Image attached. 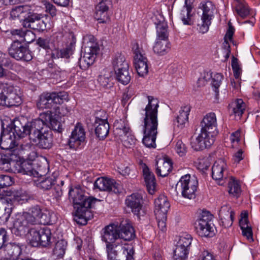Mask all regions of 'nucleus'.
Masks as SVG:
<instances>
[{"label": "nucleus", "instance_id": "14", "mask_svg": "<svg viewBox=\"0 0 260 260\" xmlns=\"http://www.w3.org/2000/svg\"><path fill=\"white\" fill-rule=\"evenodd\" d=\"M34 225L24 212L20 213L16 215L12 232L18 236H27L32 229L31 226Z\"/></svg>", "mask_w": 260, "mask_h": 260}, {"label": "nucleus", "instance_id": "50", "mask_svg": "<svg viewBox=\"0 0 260 260\" xmlns=\"http://www.w3.org/2000/svg\"><path fill=\"white\" fill-rule=\"evenodd\" d=\"M175 150L180 156H184L187 152L186 145L180 140L177 141L175 146Z\"/></svg>", "mask_w": 260, "mask_h": 260}, {"label": "nucleus", "instance_id": "51", "mask_svg": "<svg viewBox=\"0 0 260 260\" xmlns=\"http://www.w3.org/2000/svg\"><path fill=\"white\" fill-rule=\"evenodd\" d=\"M235 29L232 25L231 21L228 22V28L224 37V40L226 41H230V42H233V37L235 33Z\"/></svg>", "mask_w": 260, "mask_h": 260}, {"label": "nucleus", "instance_id": "33", "mask_svg": "<svg viewBox=\"0 0 260 260\" xmlns=\"http://www.w3.org/2000/svg\"><path fill=\"white\" fill-rule=\"evenodd\" d=\"M190 111V107L189 106L181 107L179 111V114L174 121V124L181 128L184 127L185 123L188 122Z\"/></svg>", "mask_w": 260, "mask_h": 260}, {"label": "nucleus", "instance_id": "49", "mask_svg": "<svg viewBox=\"0 0 260 260\" xmlns=\"http://www.w3.org/2000/svg\"><path fill=\"white\" fill-rule=\"evenodd\" d=\"M11 169L10 159L6 155L0 154V169L4 171H8Z\"/></svg>", "mask_w": 260, "mask_h": 260}, {"label": "nucleus", "instance_id": "53", "mask_svg": "<svg viewBox=\"0 0 260 260\" xmlns=\"http://www.w3.org/2000/svg\"><path fill=\"white\" fill-rule=\"evenodd\" d=\"M156 220H157V224L159 229L164 232L166 230L167 215H155Z\"/></svg>", "mask_w": 260, "mask_h": 260}, {"label": "nucleus", "instance_id": "11", "mask_svg": "<svg viewBox=\"0 0 260 260\" xmlns=\"http://www.w3.org/2000/svg\"><path fill=\"white\" fill-rule=\"evenodd\" d=\"M67 96V94L62 92L43 93L39 96L37 106L40 109L54 108L56 105L62 104Z\"/></svg>", "mask_w": 260, "mask_h": 260}, {"label": "nucleus", "instance_id": "25", "mask_svg": "<svg viewBox=\"0 0 260 260\" xmlns=\"http://www.w3.org/2000/svg\"><path fill=\"white\" fill-rule=\"evenodd\" d=\"M168 38V35H166L164 37L156 36V41L153 47V50L155 53L162 56L170 51L171 45Z\"/></svg>", "mask_w": 260, "mask_h": 260}, {"label": "nucleus", "instance_id": "46", "mask_svg": "<svg viewBox=\"0 0 260 260\" xmlns=\"http://www.w3.org/2000/svg\"><path fill=\"white\" fill-rule=\"evenodd\" d=\"M15 171L22 174L30 175L32 173L31 166L25 162L18 164L16 166Z\"/></svg>", "mask_w": 260, "mask_h": 260}, {"label": "nucleus", "instance_id": "13", "mask_svg": "<svg viewBox=\"0 0 260 260\" xmlns=\"http://www.w3.org/2000/svg\"><path fill=\"white\" fill-rule=\"evenodd\" d=\"M103 231L101 239L102 241L105 243L106 250L121 243L119 228L117 224H110L106 226Z\"/></svg>", "mask_w": 260, "mask_h": 260}, {"label": "nucleus", "instance_id": "57", "mask_svg": "<svg viewBox=\"0 0 260 260\" xmlns=\"http://www.w3.org/2000/svg\"><path fill=\"white\" fill-rule=\"evenodd\" d=\"M24 32V31L21 29H15L11 30V34L13 39H16V41L21 43Z\"/></svg>", "mask_w": 260, "mask_h": 260}, {"label": "nucleus", "instance_id": "28", "mask_svg": "<svg viewBox=\"0 0 260 260\" xmlns=\"http://www.w3.org/2000/svg\"><path fill=\"white\" fill-rule=\"evenodd\" d=\"M154 213L155 215H167L170 207L167 198L164 196H160L155 200Z\"/></svg>", "mask_w": 260, "mask_h": 260}, {"label": "nucleus", "instance_id": "10", "mask_svg": "<svg viewBox=\"0 0 260 260\" xmlns=\"http://www.w3.org/2000/svg\"><path fill=\"white\" fill-rule=\"evenodd\" d=\"M108 260H132L134 251L133 247L128 245L120 244L106 250Z\"/></svg>", "mask_w": 260, "mask_h": 260}, {"label": "nucleus", "instance_id": "20", "mask_svg": "<svg viewBox=\"0 0 260 260\" xmlns=\"http://www.w3.org/2000/svg\"><path fill=\"white\" fill-rule=\"evenodd\" d=\"M125 204L126 207L130 208L132 212L138 216L139 218L144 215L143 210V197L139 193H134L127 196Z\"/></svg>", "mask_w": 260, "mask_h": 260}, {"label": "nucleus", "instance_id": "21", "mask_svg": "<svg viewBox=\"0 0 260 260\" xmlns=\"http://www.w3.org/2000/svg\"><path fill=\"white\" fill-rule=\"evenodd\" d=\"M94 185L100 190L111 191L115 193L120 192L122 189L121 185L116 183L114 179L104 177L98 178Z\"/></svg>", "mask_w": 260, "mask_h": 260}, {"label": "nucleus", "instance_id": "15", "mask_svg": "<svg viewBox=\"0 0 260 260\" xmlns=\"http://www.w3.org/2000/svg\"><path fill=\"white\" fill-rule=\"evenodd\" d=\"M197 185L196 178H191L189 174L182 176L177 184V186L181 188L182 196L189 199L195 198Z\"/></svg>", "mask_w": 260, "mask_h": 260}, {"label": "nucleus", "instance_id": "48", "mask_svg": "<svg viewBox=\"0 0 260 260\" xmlns=\"http://www.w3.org/2000/svg\"><path fill=\"white\" fill-rule=\"evenodd\" d=\"M223 79V76L220 73H216L212 77V85L214 88V91L217 98L218 95L219 91L218 88L220 86L222 80Z\"/></svg>", "mask_w": 260, "mask_h": 260}, {"label": "nucleus", "instance_id": "1", "mask_svg": "<svg viewBox=\"0 0 260 260\" xmlns=\"http://www.w3.org/2000/svg\"><path fill=\"white\" fill-rule=\"evenodd\" d=\"M16 119L14 124V132L20 137L29 135L30 139L37 143L40 148L49 149L52 145V134L50 131L43 127V122L40 120H33L26 123Z\"/></svg>", "mask_w": 260, "mask_h": 260}, {"label": "nucleus", "instance_id": "40", "mask_svg": "<svg viewBox=\"0 0 260 260\" xmlns=\"http://www.w3.org/2000/svg\"><path fill=\"white\" fill-rule=\"evenodd\" d=\"M115 127L114 134L119 137L130 130L128 124L124 120L120 119L114 123Z\"/></svg>", "mask_w": 260, "mask_h": 260}, {"label": "nucleus", "instance_id": "45", "mask_svg": "<svg viewBox=\"0 0 260 260\" xmlns=\"http://www.w3.org/2000/svg\"><path fill=\"white\" fill-rule=\"evenodd\" d=\"M198 26L199 27V31L202 34L207 32L211 24V19L210 17H201L198 20Z\"/></svg>", "mask_w": 260, "mask_h": 260}, {"label": "nucleus", "instance_id": "39", "mask_svg": "<svg viewBox=\"0 0 260 260\" xmlns=\"http://www.w3.org/2000/svg\"><path fill=\"white\" fill-rule=\"evenodd\" d=\"M235 9L239 16H254L256 14L255 11L250 9L246 4L239 3Z\"/></svg>", "mask_w": 260, "mask_h": 260}, {"label": "nucleus", "instance_id": "37", "mask_svg": "<svg viewBox=\"0 0 260 260\" xmlns=\"http://www.w3.org/2000/svg\"><path fill=\"white\" fill-rule=\"evenodd\" d=\"M33 16L30 7L27 5L19 6L13 8L10 16Z\"/></svg>", "mask_w": 260, "mask_h": 260}, {"label": "nucleus", "instance_id": "38", "mask_svg": "<svg viewBox=\"0 0 260 260\" xmlns=\"http://www.w3.org/2000/svg\"><path fill=\"white\" fill-rule=\"evenodd\" d=\"M12 205L9 203L0 204V220L3 223L7 222L12 213Z\"/></svg>", "mask_w": 260, "mask_h": 260}, {"label": "nucleus", "instance_id": "30", "mask_svg": "<svg viewBox=\"0 0 260 260\" xmlns=\"http://www.w3.org/2000/svg\"><path fill=\"white\" fill-rule=\"evenodd\" d=\"M192 240L190 235L186 233L182 234L180 236L175 250H179L180 252L188 255Z\"/></svg>", "mask_w": 260, "mask_h": 260}, {"label": "nucleus", "instance_id": "5", "mask_svg": "<svg viewBox=\"0 0 260 260\" xmlns=\"http://www.w3.org/2000/svg\"><path fill=\"white\" fill-rule=\"evenodd\" d=\"M22 101L19 87L0 83V104L8 107L15 106Z\"/></svg>", "mask_w": 260, "mask_h": 260}, {"label": "nucleus", "instance_id": "26", "mask_svg": "<svg viewBox=\"0 0 260 260\" xmlns=\"http://www.w3.org/2000/svg\"><path fill=\"white\" fill-rule=\"evenodd\" d=\"M118 226L120 240L122 239L125 241H129L135 237L134 229L129 221H122Z\"/></svg>", "mask_w": 260, "mask_h": 260}, {"label": "nucleus", "instance_id": "52", "mask_svg": "<svg viewBox=\"0 0 260 260\" xmlns=\"http://www.w3.org/2000/svg\"><path fill=\"white\" fill-rule=\"evenodd\" d=\"M35 34L30 30L24 31L21 42L30 43L35 39Z\"/></svg>", "mask_w": 260, "mask_h": 260}, {"label": "nucleus", "instance_id": "56", "mask_svg": "<svg viewBox=\"0 0 260 260\" xmlns=\"http://www.w3.org/2000/svg\"><path fill=\"white\" fill-rule=\"evenodd\" d=\"M55 109V112L58 115V116H64L68 115L70 111V109L68 108L67 106L63 105L60 107L56 106L54 107Z\"/></svg>", "mask_w": 260, "mask_h": 260}, {"label": "nucleus", "instance_id": "3", "mask_svg": "<svg viewBox=\"0 0 260 260\" xmlns=\"http://www.w3.org/2000/svg\"><path fill=\"white\" fill-rule=\"evenodd\" d=\"M69 195L73 201L75 210L74 220L79 224L85 225L87 221L93 217L90 209L98 200L92 197L85 196L79 186L71 187Z\"/></svg>", "mask_w": 260, "mask_h": 260}, {"label": "nucleus", "instance_id": "34", "mask_svg": "<svg viewBox=\"0 0 260 260\" xmlns=\"http://www.w3.org/2000/svg\"><path fill=\"white\" fill-rule=\"evenodd\" d=\"M153 20L156 26V36L164 37L168 32V23L165 17H154Z\"/></svg>", "mask_w": 260, "mask_h": 260}, {"label": "nucleus", "instance_id": "18", "mask_svg": "<svg viewBox=\"0 0 260 260\" xmlns=\"http://www.w3.org/2000/svg\"><path fill=\"white\" fill-rule=\"evenodd\" d=\"M10 55L17 60L30 61L32 57L29 49L18 41H14L9 49Z\"/></svg>", "mask_w": 260, "mask_h": 260}, {"label": "nucleus", "instance_id": "58", "mask_svg": "<svg viewBox=\"0 0 260 260\" xmlns=\"http://www.w3.org/2000/svg\"><path fill=\"white\" fill-rule=\"evenodd\" d=\"M197 167L199 170L202 171L206 170L208 169L209 165L207 159H200L196 162Z\"/></svg>", "mask_w": 260, "mask_h": 260}, {"label": "nucleus", "instance_id": "60", "mask_svg": "<svg viewBox=\"0 0 260 260\" xmlns=\"http://www.w3.org/2000/svg\"><path fill=\"white\" fill-rule=\"evenodd\" d=\"M46 12L49 13L51 16L56 15V9L55 7L51 3H47L45 5Z\"/></svg>", "mask_w": 260, "mask_h": 260}, {"label": "nucleus", "instance_id": "29", "mask_svg": "<svg viewBox=\"0 0 260 260\" xmlns=\"http://www.w3.org/2000/svg\"><path fill=\"white\" fill-rule=\"evenodd\" d=\"M172 162L168 158H160L156 164V173L161 177H166L172 170Z\"/></svg>", "mask_w": 260, "mask_h": 260}, {"label": "nucleus", "instance_id": "27", "mask_svg": "<svg viewBox=\"0 0 260 260\" xmlns=\"http://www.w3.org/2000/svg\"><path fill=\"white\" fill-rule=\"evenodd\" d=\"M143 176L149 193L153 194L155 191L156 181L154 175L150 171L146 164L142 165Z\"/></svg>", "mask_w": 260, "mask_h": 260}, {"label": "nucleus", "instance_id": "63", "mask_svg": "<svg viewBox=\"0 0 260 260\" xmlns=\"http://www.w3.org/2000/svg\"><path fill=\"white\" fill-rule=\"evenodd\" d=\"M242 232V235L247 238L248 240H252V231L251 225L247 228L241 229Z\"/></svg>", "mask_w": 260, "mask_h": 260}, {"label": "nucleus", "instance_id": "59", "mask_svg": "<svg viewBox=\"0 0 260 260\" xmlns=\"http://www.w3.org/2000/svg\"><path fill=\"white\" fill-rule=\"evenodd\" d=\"M152 255L154 260H164V259L163 251L159 248H155L153 249Z\"/></svg>", "mask_w": 260, "mask_h": 260}, {"label": "nucleus", "instance_id": "6", "mask_svg": "<svg viewBox=\"0 0 260 260\" xmlns=\"http://www.w3.org/2000/svg\"><path fill=\"white\" fill-rule=\"evenodd\" d=\"M194 0H185V5L182 11L186 12V16H213L216 12L215 6L211 1H203L192 12Z\"/></svg>", "mask_w": 260, "mask_h": 260}, {"label": "nucleus", "instance_id": "31", "mask_svg": "<svg viewBox=\"0 0 260 260\" xmlns=\"http://www.w3.org/2000/svg\"><path fill=\"white\" fill-rule=\"evenodd\" d=\"M95 133L96 136L100 139L105 138L109 131V124L106 119H102L96 117L95 121Z\"/></svg>", "mask_w": 260, "mask_h": 260}, {"label": "nucleus", "instance_id": "35", "mask_svg": "<svg viewBox=\"0 0 260 260\" xmlns=\"http://www.w3.org/2000/svg\"><path fill=\"white\" fill-rule=\"evenodd\" d=\"M228 191L234 197L238 198L241 194V188L239 181L234 177H230L228 181Z\"/></svg>", "mask_w": 260, "mask_h": 260}, {"label": "nucleus", "instance_id": "54", "mask_svg": "<svg viewBox=\"0 0 260 260\" xmlns=\"http://www.w3.org/2000/svg\"><path fill=\"white\" fill-rule=\"evenodd\" d=\"M8 254L11 256H17L20 253V247L15 244H9L7 246Z\"/></svg>", "mask_w": 260, "mask_h": 260}, {"label": "nucleus", "instance_id": "43", "mask_svg": "<svg viewBox=\"0 0 260 260\" xmlns=\"http://www.w3.org/2000/svg\"><path fill=\"white\" fill-rule=\"evenodd\" d=\"M112 5L111 0H101L95 7V13L96 15H104L109 9V6Z\"/></svg>", "mask_w": 260, "mask_h": 260}, {"label": "nucleus", "instance_id": "16", "mask_svg": "<svg viewBox=\"0 0 260 260\" xmlns=\"http://www.w3.org/2000/svg\"><path fill=\"white\" fill-rule=\"evenodd\" d=\"M24 212L34 225L39 223L43 224L52 223L50 212L46 210H42L39 206L32 207L28 212Z\"/></svg>", "mask_w": 260, "mask_h": 260}, {"label": "nucleus", "instance_id": "41", "mask_svg": "<svg viewBox=\"0 0 260 260\" xmlns=\"http://www.w3.org/2000/svg\"><path fill=\"white\" fill-rule=\"evenodd\" d=\"M67 242L63 240L58 241L53 250V255L58 258L62 257L65 253Z\"/></svg>", "mask_w": 260, "mask_h": 260}, {"label": "nucleus", "instance_id": "9", "mask_svg": "<svg viewBox=\"0 0 260 260\" xmlns=\"http://www.w3.org/2000/svg\"><path fill=\"white\" fill-rule=\"evenodd\" d=\"M51 230L48 227L45 226L39 229H32L30 234L27 236V239L33 247L40 245L46 247L51 243Z\"/></svg>", "mask_w": 260, "mask_h": 260}, {"label": "nucleus", "instance_id": "2", "mask_svg": "<svg viewBox=\"0 0 260 260\" xmlns=\"http://www.w3.org/2000/svg\"><path fill=\"white\" fill-rule=\"evenodd\" d=\"M147 99L148 104L143 110L144 113L143 114V143L147 147L155 148L158 125L159 101L152 96H147Z\"/></svg>", "mask_w": 260, "mask_h": 260}, {"label": "nucleus", "instance_id": "12", "mask_svg": "<svg viewBox=\"0 0 260 260\" xmlns=\"http://www.w3.org/2000/svg\"><path fill=\"white\" fill-rule=\"evenodd\" d=\"M94 40L92 37L84 47L83 55L79 59V66L82 70H86L94 62L99 47Z\"/></svg>", "mask_w": 260, "mask_h": 260}, {"label": "nucleus", "instance_id": "47", "mask_svg": "<svg viewBox=\"0 0 260 260\" xmlns=\"http://www.w3.org/2000/svg\"><path fill=\"white\" fill-rule=\"evenodd\" d=\"M55 179L52 177H48L39 182L37 186L42 189L48 190L51 188L52 186L55 184Z\"/></svg>", "mask_w": 260, "mask_h": 260}, {"label": "nucleus", "instance_id": "23", "mask_svg": "<svg viewBox=\"0 0 260 260\" xmlns=\"http://www.w3.org/2000/svg\"><path fill=\"white\" fill-rule=\"evenodd\" d=\"M85 139V132L80 123H77L73 130L69 144L71 148H77Z\"/></svg>", "mask_w": 260, "mask_h": 260}, {"label": "nucleus", "instance_id": "8", "mask_svg": "<svg viewBox=\"0 0 260 260\" xmlns=\"http://www.w3.org/2000/svg\"><path fill=\"white\" fill-rule=\"evenodd\" d=\"M116 79L123 85L127 84L131 81L129 66L124 55L118 54L115 56L112 62Z\"/></svg>", "mask_w": 260, "mask_h": 260}, {"label": "nucleus", "instance_id": "32", "mask_svg": "<svg viewBox=\"0 0 260 260\" xmlns=\"http://www.w3.org/2000/svg\"><path fill=\"white\" fill-rule=\"evenodd\" d=\"M75 43V41L73 40L70 44L68 45L66 48L61 49H54L52 52V57L54 59L59 58H69L74 52Z\"/></svg>", "mask_w": 260, "mask_h": 260}, {"label": "nucleus", "instance_id": "62", "mask_svg": "<svg viewBox=\"0 0 260 260\" xmlns=\"http://www.w3.org/2000/svg\"><path fill=\"white\" fill-rule=\"evenodd\" d=\"M7 239V232L4 228H0V249L3 246Z\"/></svg>", "mask_w": 260, "mask_h": 260}, {"label": "nucleus", "instance_id": "44", "mask_svg": "<svg viewBox=\"0 0 260 260\" xmlns=\"http://www.w3.org/2000/svg\"><path fill=\"white\" fill-rule=\"evenodd\" d=\"M40 18L25 17L24 19L21 20V22L24 27L36 29H38L37 22L40 20Z\"/></svg>", "mask_w": 260, "mask_h": 260}, {"label": "nucleus", "instance_id": "4", "mask_svg": "<svg viewBox=\"0 0 260 260\" xmlns=\"http://www.w3.org/2000/svg\"><path fill=\"white\" fill-rule=\"evenodd\" d=\"M200 134L191 142L192 147L196 151L211 146L214 142V132L217 129V118L213 112L207 114L201 123Z\"/></svg>", "mask_w": 260, "mask_h": 260}, {"label": "nucleus", "instance_id": "36", "mask_svg": "<svg viewBox=\"0 0 260 260\" xmlns=\"http://www.w3.org/2000/svg\"><path fill=\"white\" fill-rule=\"evenodd\" d=\"M246 105L242 99H237L229 105V109L236 116H241L245 109Z\"/></svg>", "mask_w": 260, "mask_h": 260}, {"label": "nucleus", "instance_id": "7", "mask_svg": "<svg viewBox=\"0 0 260 260\" xmlns=\"http://www.w3.org/2000/svg\"><path fill=\"white\" fill-rule=\"evenodd\" d=\"M213 216L209 211H203L196 222V227L202 237H211L215 235V228L213 222Z\"/></svg>", "mask_w": 260, "mask_h": 260}, {"label": "nucleus", "instance_id": "42", "mask_svg": "<svg viewBox=\"0 0 260 260\" xmlns=\"http://www.w3.org/2000/svg\"><path fill=\"white\" fill-rule=\"evenodd\" d=\"M123 145L127 148H132L135 145L137 140L131 133L130 130L119 137Z\"/></svg>", "mask_w": 260, "mask_h": 260}, {"label": "nucleus", "instance_id": "17", "mask_svg": "<svg viewBox=\"0 0 260 260\" xmlns=\"http://www.w3.org/2000/svg\"><path fill=\"white\" fill-rule=\"evenodd\" d=\"M133 50L135 54L134 64L135 69L139 76L144 77L148 73L147 59L144 53V51L139 48L138 44L136 43L134 45Z\"/></svg>", "mask_w": 260, "mask_h": 260}, {"label": "nucleus", "instance_id": "24", "mask_svg": "<svg viewBox=\"0 0 260 260\" xmlns=\"http://www.w3.org/2000/svg\"><path fill=\"white\" fill-rule=\"evenodd\" d=\"M226 168V164L225 161L221 159L216 160L212 166V177L219 185H222L224 183L223 178Z\"/></svg>", "mask_w": 260, "mask_h": 260}, {"label": "nucleus", "instance_id": "64", "mask_svg": "<svg viewBox=\"0 0 260 260\" xmlns=\"http://www.w3.org/2000/svg\"><path fill=\"white\" fill-rule=\"evenodd\" d=\"M201 260H215L212 253L208 251H204L201 256Z\"/></svg>", "mask_w": 260, "mask_h": 260}, {"label": "nucleus", "instance_id": "22", "mask_svg": "<svg viewBox=\"0 0 260 260\" xmlns=\"http://www.w3.org/2000/svg\"><path fill=\"white\" fill-rule=\"evenodd\" d=\"M34 120H40L43 122V127L47 129V125L49 124L51 128L54 131L61 133L63 128L61 121L53 117L50 111L41 113L39 118Z\"/></svg>", "mask_w": 260, "mask_h": 260}, {"label": "nucleus", "instance_id": "55", "mask_svg": "<svg viewBox=\"0 0 260 260\" xmlns=\"http://www.w3.org/2000/svg\"><path fill=\"white\" fill-rule=\"evenodd\" d=\"M12 184V180L10 176L5 175H0V188L10 186Z\"/></svg>", "mask_w": 260, "mask_h": 260}, {"label": "nucleus", "instance_id": "19", "mask_svg": "<svg viewBox=\"0 0 260 260\" xmlns=\"http://www.w3.org/2000/svg\"><path fill=\"white\" fill-rule=\"evenodd\" d=\"M16 119L18 118H15L13 122L7 127V131L4 133L3 132L1 133L0 136V147L2 149L4 150H10L14 148L15 142L14 139L18 137V138H21L19 137L16 133L14 132V122Z\"/></svg>", "mask_w": 260, "mask_h": 260}, {"label": "nucleus", "instance_id": "61", "mask_svg": "<svg viewBox=\"0 0 260 260\" xmlns=\"http://www.w3.org/2000/svg\"><path fill=\"white\" fill-rule=\"evenodd\" d=\"M187 257V255L180 252L179 250H174L172 260H186Z\"/></svg>", "mask_w": 260, "mask_h": 260}]
</instances>
